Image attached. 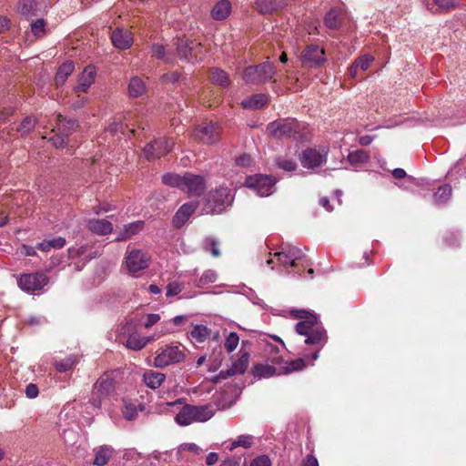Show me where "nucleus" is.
<instances>
[{
	"label": "nucleus",
	"mask_w": 466,
	"mask_h": 466,
	"mask_svg": "<svg viewBox=\"0 0 466 466\" xmlns=\"http://www.w3.org/2000/svg\"><path fill=\"white\" fill-rule=\"evenodd\" d=\"M146 91L144 82L138 76H134L130 79L128 84V93L132 97H138Z\"/></svg>",
	"instance_id": "obj_34"
},
{
	"label": "nucleus",
	"mask_w": 466,
	"mask_h": 466,
	"mask_svg": "<svg viewBox=\"0 0 466 466\" xmlns=\"http://www.w3.org/2000/svg\"><path fill=\"white\" fill-rule=\"evenodd\" d=\"M238 359L232 364V366L227 370H221L214 379L213 382L218 383L222 380H225L228 377H232L238 374H243L248 369L249 362V353L240 349L238 351Z\"/></svg>",
	"instance_id": "obj_13"
},
{
	"label": "nucleus",
	"mask_w": 466,
	"mask_h": 466,
	"mask_svg": "<svg viewBox=\"0 0 466 466\" xmlns=\"http://www.w3.org/2000/svg\"><path fill=\"white\" fill-rule=\"evenodd\" d=\"M96 75V68L92 66H87L78 80V85L76 87V91L86 92L88 87L95 80V76Z\"/></svg>",
	"instance_id": "obj_23"
},
{
	"label": "nucleus",
	"mask_w": 466,
	"mask_h": 466,
	"mask_svg": "<svg viewBox=\"0 0 466 466\" xmlns=\"http://www.w3.org/2000/svg\"><path fill=\"white\" fill-rule=\"evenodd\" d=\"M276 73L275 66L270 62H264L257 66H247L242 78L247 84L260 85L270 81Z\"/></svg>",
	"instance_id": "obj_7"
},
{
	"label": "nucleus",
	"mask_w": 466,
	"mask_h": 466,
	"mask_svg": "<svg viewBox=\"0 0 466 466\" xmlns=\"http://www.w3.org/2000/svg\"><path fill=\"white\" fill-rule=\"evenodd\" d=\"M46 23L44 19L40 18L31 23V32L37 37H43L46 35Z\"/></svg>",
	"instance_id": "obj_45"
},
{
	"label": "nucleus",
	"mask_w": 466,
	"mask_h": 466,
	"mask_svg": "<svg viewBox=\"0 0 466 466\" xmlns=\"http://www.w3.org/2000/svg\"><path fill=\"white\" fill-rule=\"evenodd\" d=\"M162 182L165 185L170 186V187H176L182 190L183 188V183L184 181V176H180L174 173H167L163 175L162 177Z\"/></svg>",
	"instance_id": "obj_40"
},
{
	"label": "nucleus",
	"mask_w": 466,
	"mask_h": 466,
	"mask_svg": "<svg viewBox=\"0 0 466 466\" xmlns=\"http://www.w3.org/2000/svg\"><path fill=\"white\" fill-rule=\"evenodd\" d=\"M197 208L198 202H188L183 204L173 217V226L177 228L183 227L190 216L196 211Z\"/></svg>",
	"instance_id": "obj_18"
},
{
	"label": "nucleus",
	"mask_w": 466,
	"mask_h": 466,
	"mask_svg": "<svg viewBox=\"0 0 466 466\" xmlns=\"http://www.w3.org/2000/svg\"><path fill=\"white\" fill-rule=\"evenodd\" d=\"M210 329L203 325H196L190 332V335L198 342H203L209 335Z\"/></svg>",
	"instance_id": "obj_43"
},
{
	"label": "nucleus",
	"mask_w": 466,
	"mask_h": 466,
	"mask_svg": "<svg viewBox=\"0 0 466 466\" xmlns=\"http://www.w3.org/2000/svg\"><path fill=\"white\" fill-rule=\"evenodd\" d=\"M88 229L98 235H106L112 232V224L106 219H90L87 222Z\"/></svg>",
	"instance_id": "obj_24"
},
{
	"label": "nucleus",
	"mask_w": 466,
	"mask_h": 466,
	"mask_svg": "<svg viewBox=\"0 0 466 466\" xmlns=\"http://www.w3.org/2000/svg\"><path fill=\"white\" fill-rule=\"evenodd\" d=\"M113 454V449L109 446H101L96 452L94 464L97 466L106 465Z\"/></svg>",
	"instance_id": "obj_35"
},
{
	"label": "nucleus",
	"mask_w": 466,
	"mask_h": 466,
	"mask_svg": "<svg viewBox=\"0 0 466 466\" xmlns=\"http://www.w3.org/2000/svg\"><path fill=\"white\" fill-rule=\"evenodd\" d=\"M324 23L330 29L339 28L341 25L339 12L337 9L329 10L324 17Z\"/></svg>",
	"instance_id": "obj_38"
},
{
	"label": "nucleus",
	"mask_w": 466,
	"mask_h": 466,
	"mask_svg": "<svg viewBox=\"0 0 466 466\" xmlns=\"http://www.w3.org/2000/svg\"><path fill=\"white\" fill-rule=\"evenodd\" d=\"M143 228L142 221H137L125 225L123 230L115 238L116 241H124L130 238L133 235L137 234Z\"/></svg>",
	"instance_id": "obj_31"
},
{
	"label": "nucleus",
	"mask_w": 466,
	"mask_h": 466,
	"mask_svg": "<svg viewBox=\"0 0 466 466\" xmlns=\"http://www.w3.org/2000/svg\"><path fill=\"white\" fill-rule=\"evenodd\" d=\"M149 257L140 249L131 250L126 258V266L128 272L135 276L140 270L148 267Z\"/></svg>",
	"instance_id": "obj_14"
},
{
	"label": "nucleus",
	"mask_w": 466,
	"mask_h": 466,
	"mask_svg": "<svg viewBox=\"0 0 466 466\" xmlns=\"http://www.w3.org/2000/svg\"><path fill=\"white\" fill-rule=\"evenodd\" d=\"M291 312L296 318L301 319L302 320L306 319V318H309V316H315L304 309L292 310Z\"/></svg>",
	"instance_id": "obj_62"
},
{
	"label": "nucleus",
	"mask_w": 466,
	"mask_h": 466,
	"mask_svg": "<svg viewBox=\"0 0 466 466\" xmlns=\"http://www.w3.org/2000/svg\"><path fill=\"white\" fill-rule=\"evenodd\" d=\"M75 65L73 62H66L61 65L56 72L55 83L57 86H63L67 77L73 73Z\"/></svg>",
	"instance_id": "obj_30"
},
{
	"label": "nucleus",
	"mask_w": 466,
	"mask_h": 466,
	"mask_svg": "<svg viewBox=\"0 0 466 466\" xmlns=\"http://www.w3.org/2000/svg\"><path fill=\"white\" fill-rule=\"evenodd\" d=\"M114 379L104 374L95 382L91 391L89 403L96 409H100L102 404L109 400L114 393L116 386Z\"/></svg>",
	"instance_id": "obj_6"
},
{
	"label": "nucleus",
	"mask_w": 466,
	"mask_h": 466,
	"mask_svg": "<svg viewBox=\"0 0 466 466\" xmlns=\"http://www.w3.org/2000/svg\"><path fill=\"white\" fill-rule=\"evenodd\" d=\"M265 351L268 362L278 367L286 365L288 360H284L283 357L279 354V349L277 346L268 343L266 345Z\"/></svg>",
	"instance_id": "obj_26"
},
{
	"label": "nucleus",
	"mask_w": 466,
	"mask_h": 466,
	"mask_svg": "<svg viewBox=\"0 0 466 466\" xmlns=\"http://www.w3.org/2000/svg\"><path fill=\"white\" fill-rule=\"evenodd\" d=\"M217 279V274L213 270H208L203 273V275L198 279V286L203 287L205 285L215 282Z\"/></svg>",
	"instance_id": "obj_51"
},
{
	"label": "nucleus",
	"mask_w": 466,
	"mask_h": 466,
	"mask_svg": "<svg viewBox=\"0 0 466 466\" xmlns=\"http://www.w3.org/2000/svg\"><path fill=\"white\" fill-rule=\"evenodd\" d=\"M152 56L163 60L165 63H170V57H167V49H165L164 46L159 44H155L151 47Z\"/></svg>",
	"instance_id": "obj_47"
},
{
	"label": "nucleus",
	"mask_w": 466,
	"mask_h": 466,
	"mask_svg": "<svg viewBox=\"0 0 466 466\" xmlns=\"http://www.w3.org/2000/svg\"><path fill=\"white\" fill-rule=\"evenodd\" d=\"M150 340V337H137L132 335L127 339L126 346L133 350H142Z\"/></svg>",
	"instance_id": "obj_37"
},
{
	"label": "nucleus",
	"mask_w": 466,
	"mask_h": 466,
	"mask_svg": "<svg viewBox=\"0 0 466 466\" xmlns=\"http://www.w3.org/2000/svg\"><path fill=\"white\" fill-rule=\"evenodd\" d=\"M143 379L147 387L157 389L165 380L166 376L163 373L149 370L144 373Z\"/></svg>",
	"instance_id": "obj_32"
},
{
	"label": "nucleus",
	"mask_w": 466,
	"mask_h": 466,
	"mask_svg": "<svg viewBox=\"0 0 466 466\" xmlns=\"http://www.w3.org/2000/svg\"><path fill=\"white\" fill-rule=\"evenodd\" d=\"M67 137L56 131V134L49 138V141L53 143L56 147H65L67 145Z\"/></svg>",
	"instance_id": "obj_53"
},
{
	"label": "nucleus",
	"mask_w": 466,
	"mask_h": 466,
	"mask_svg": "<svg viewBox=\"0 0 466 466\" xmlns=\"http://www.w3.org/2000/svg\"><path fill=\"white\" fill-rule=\"evenodd\" d=\"M295 330L298 334L307 337L305 344L323 346L328 339L327 332L319 325L317 316H309L300 320L296 324Z\"/></svg>",
	"instance_id": "obj_3"
},
{
	"label": "nucleus",
	"mask_w": 466,
	"mask_h": 466,
	"mask_svg": "<svg viewBox=\"0 0 466 466\" xmlns=\"http://www.w3.org/2000/svg\"><path fill=\"white\" fill-rule=\"evenodd\" d=\"M231 10V5L228 0H220L213 7L211 14L216 20H223L228 16Z\"/></svg>",
	"instance_id": "obj_29"
},
{
	"label": "nucleus",
	"mask_w": 466,
	"mask_h": 466,
	"mask_svg": "<svg viewBox=\"0 0 466 466\" xmlns=\"http://www.w3.org/2000/svg\"><path fill=\"white\" fill-rule=\"evenodd\" d=\"M185 357V353L179 349V346H167L157 355L154 364L157 368H164L183 361Z\"/></svg>",
	"instance_id": "obj_11"
},
{
	"label": "nucleus",
	"mask_w": 466,
	"mask_h": 466,
	"mask_svg": "<svg viewBox=\"0 0 466 466\" xmlns=\"http://www.w3.org/2000/svg\"><path fill=\"white\" fill-rule=\"evenodd\" d=\"M193 42L177 38L174 41L177 54L181 60L189 62L192 57L193 47L190 46Z\"/></svg>",
	"instance_id": "obj_25"
},
{
	"label": "nucleus",
	"mask_w": 466,
	"mask_h": 466,
	"mask_svg": "<svg viewBox=\"0 0 466 466\" xmlns=\"http://www.w3.org/2000/svg\"><path fill=\"white\" fill-rule=\"evenodd\" d=\"M49 282V278L43 272L22 274L17 280L18 287L26 292L40 291Z\"/></svg>",
	"instance_id": "obj_9"
},
{
	"label": "nucleus",
	"mask_w": 466,
	"mask_h": 466,
	"mask_svg": "<svg viewBox=\"0 0 466 466\" xmlns=\"http://www.w3.org/2000/svg\"><path fill=\"white\" fill-rule=\"evenodd\" d=\"M66 239L62 237H58L50 240H44L38 244V248L42 251H48L51 248H61L65 246Z\"/></svg>",
	"instance_id": "obj_41"
},
{
	"label": "nucleus",
	"mask_w": 466,
	"mask_h": 466,
	"mask_svg": "<svg viewBox=\"0 0 466 466\" xmlns=\"http://www.w3.org/2000/svg\"><path fill=\"white\" fill-rule=\"evenodd\" d=\"M195 137L205 144H214L219 139V128L212 122L204 123L195 130Z\"/></svg>",
	"instance_id": "obj_16"
},
{
	"label": "nucleus",
	"mask_w": 466,
	"mask_h": 466,
	"mask_svg": "<svg viewBox=\"0 0 466 466\" xmlns=\"http://www.w3.org/2000/svg\"><path fill=\"white\" fill-rule=\"evenodd\" d=\"M276 162V165L285 170V171H294L297 167V164L295 161L291 160V159H286V158H283V157H278L276 158L275 160Z\"/></svg>",
	"instance_id": "obj_49"
},
{
	"label": "nucleus",
	"mask_w": 466,
	"mask_h": 466,
	"mask_svg": "<svg viewBox=\"0 0 466 466\" xmlns=\"http://www.w3.org/2000/svg\"><path fill=\"white\" fill-rule=\"evenodd\" d=\"M286 4L281 0H257L256 10L262 15H269L282 9Z\"/></svg>",
	"instance_id": "obj_21"
},
{
	"label": "nucleus",
	"mask_w": 466,
	"mask_h": 466,
	"mask_svg": "<svg viewBox=\"0 0 466 466\" xmlns=\"http://www.w3.org/2000/svg\"><path fill=\"white\" fill-rule=\"evenodd\" d=\"M236 164L239 167H248L251 164V157L248 155H242L236 159Z\"/></svg>",
	"instance_id": "obj_60"
},
{
	"label": "nucleus",
	"mask_w": 466,
	"mask_h": 466,
	"mask_svg": "<svg viewBox=\"0 0 466 466\" xmlns=\"http://www.w3.org/2000/svg\"><path fill=\"white\" fill-rule=\"evenodd\" d=\"M309 356L299 358L286 362L285 366H276L273 364H257L252 370L255 377L269 378L271 376L288 375L291 372L300 371L307 367V360Z\"/></svg>",
	"instance_id": "obj_1"
},
{
	"label": "nucleus",
	"mask_w": 466,
	"mask_h": 466,
	"mask_svg": "<svg viewBox=\"0 0 466 466\" xmlns=\"http://www.w3.org/2000/svg\"><path fill=\"white\" fill-rule=\"evenodd\" d=\"M252 439L253 437L250 435H240L238 437L236 441H234L231 443V446L229 448L230 451L234 450L237 447H244V448H250L252 446Z\"/></svg>",
	"instance_id": "obj_46"
},
{
	"label": "nucleus",
	"mask_w": 466,
	"mask_h": 466,
	"mask_svg": "<svg viewBox=\"0 0 466 466\" xmlns=\"http://www.w3.org/2000/svg\"><path fill=\"white\" fill-rule=\"evenodd\" d=\"M36 123L37 121L35 118L32 116H26L22 120L16 130L17 132L21 133L22 136H25L35 128Z\"/></svg>",
	"instance_id": "obj_44"
},
{
	"label": "nucleus",
	"mask_w": 466,
	"mask_h": 466,
	"mask_svg": "<svg viewBox=\"0 0 466 466\" xmlns=\"http://www.w3.org/2000/svg\"><path fill=\"white\" fill-rule=\"evenodd\" d=\"M304 127V124L295 118H284L268 123L267 130L276 139H300Z\"/></svg>",
	"instance_id": "obj_2"
},
{
	"label": "nucleus",
	"mask_w": 466,
	"mask_h": 466,
	"mask_svg": "<svg viewBox=\"0 0 466 466\" xmlns=\"http://www.w3.org/2000/svg\"><path fill=\"white\" fill-rule=\"evenodd\" d=\"M373 59V56H371L370 55H364L355 59L353 63L359 69L365 71L369 68Z\"/></svg>",
	"instance_id": "obj_50"
},
{
	"label": "nucleus",
	"mask_w": 466,
	"mask_h": 466,
	"mask_svg": "<svg viewBox=\"0 0 466 466\" xmlns=\"http://www.w3.org/2000/svg\"><path fill=\"white\" fill-rule=\"evenodd\" d=\"M239 342V337L236 332H230L226 338L224 347L228 352H232L236 350Z\"/></svg>",
	"instance_id": "obj_48"
},
{
	"label": "nucleus",
	"mask_w": 466,
	"mask_h": 466,
	"mask_svg": "<svg viewBox=\"0 0 466 466\" xmlns=\"http://www.w3.org/2000/svg\"><path fill=\"white\" fill-rule=\"evenodd\" d=\"M218 461V455L216 452H210L206 459V463L208 466L215 464Z\"/></svg>",
	"instance_id": "obj_64"
},
{
	"label": "nucleus",
	"mask_w": 466,
	"mask_h": 466,
	"mask_svg": "<svg viewBox=\"0 0 466 466\" xmlns=\"http://www.w3.org/2000/svg\"><path fill=\"white\" fill-rule=\"evenodd\" d=\"M18 12L27 19L36 15V2L35 0H20Z\"/></svg>",
	"instance_id": "obj_33"
},
{
	"label": "nucleus",
	"mask_w": 466,
	"mask_h": 466,
	"mask_svg": "<svg viewBox=\"0 0 466 466\" xmlns=\"http://www.w3.org/2000/svg\"><path fill=\"white\" fill-rule=\"evenodd\" d=\"M274 256L279 259H281V257H285L286 258H289V260H299L305 257L300 248L289 244L282 245L280 250L276 252Z\"/></svg>",
	"instance_id": "obj_22"
},
{
	"label": "nucleus",
	"mask_w": 466,
	"mask_h": 466,
	"mask_svg": "<svg viewBox=\"0 0 466 466\" xmlns=\"http://www.w3.org/2000/svg\"><path fill=\"white\" fill-rule=\"evenodd\" d=\"M441 9L454 8L457 5V0H433Z\"/></svg>",
	"instance_id": "obj_57"
},
{
	"label": "nucleus",
	"mask_w": 466,
	"mask_h": 466,
	"mask_svg": "<svg viewBox=\"0 0 466 466\" xmlns=\"http://www.w3.org/2000/svg\"><path fill=\"white\" fill-rule=\"evenodd\" d=\"M38 393H39V390L35 384L30 383V384L26 385L25 395L27 398L34 399V398L37 397Z\"/></svg>",
	"instance_id": "obj_58"
},
{
	"label": "nucleus",
	"mask_w": 466,
	"mask_h": 466,
	"mask_svg": "<svg viewBox=\"0 0 466 466\" xmlns=\"http://www.w3.org/2000/svg\"><path fill=\"white\" fill-rule=\"evenodd\" d=\"M299 60L305 67L318 68L326 63L327 57L323 48L310 44L303 48L299 55Z\"/></svg>",
	"instance_id": "obj_8"
},
{
	"label": "nucleus",
	"mask_w": 466,
	"mask_h": 466,
	"mask_svg": "<svg viewBox=\"0 0 466 466\" xmlns=\"http://www.w3.org/2000/svg\"><path fill=\"white\" fill-rule=\"evenodd\" d=\"M123 415L127 420H132L137 417V412L136 408L132 404H129L125 407V410H123Z\"/></svg>",
	"instance_id": "obj_56"
},
{
	"label": "nucleus",
	"mask_w": 466,
	"mask_h": 466,
	"mask_svg": "<svg viewBox=\"0 0 466 466\" xmlns=\"http://www.w3.org/2000/svg\"><path fill=\"white\" fill-rule=\"evenodd\" d=\"M250 466H271V461L267 455H260L251 461Z\"/></svg>",
	"instance_id": "obj_55"
},
{
	"label": "nucleus",
	"mask_w": 466,
	"mask_h": 466,
	"mask_svg": "<svg viewBox=\"0 0 466 466\" xmlns=\"http://www.w3.org/2000/svg\"><path fill=\"white\" fill-rule=\"evenodd\" d=\"M369 159V153L363 149L354 150L352 152H350L348 155V161L352 166H360L361 164L368 162Z\"/></svg>",
	"instance_id": "obj_36"
},
{
	"label": "nucleus",
	"mask_w": 466,
	"mask_h": 466,
	"mask_svg": "<svg viewBox=\"0 0 466 466\" xmlns=\"http://www.w3.org/2000/svg\"><path fill=\"white\" fill-rule=\"evenodd\" d=\"M268 103V97L264 94H256L242 100L241 105L244 108L259 109Z\"/></svg>",
	"instance_id": "obj_28"
},
{
	"label": "nucleus",
	"mask_w": 466,
	"mask_h": 466,
	"mask_svg": "<svg viewBox=\"0 0 466 466\" xmlns=\"http://www.w3.org/2000/svg\"><path fill=\"white\" fill-rule=\"evenodd\" d=\"M10 20L5 16H0V33H4L9 29Z\"/></svg>",
	"instance_id": "obj_63"
},
{
	"label": "nucleus",
	"mask_w": 466,
	"mask_h": 466,
	"mask_svg": "<svg viewBox=\"0 0 466 466\" xmlns=\"http://www.w3.org/2000/svg\"><path fill=\"white\" fill-rule=\"evenodd\" d=\"M182 291L181 284L177 282L169 283L167 287V297H172L177 295Z\"/></svg>",
	"instance_id": "obj_54"
},
{
	"label": "nucleus",
	"mask_w": 466,
	"mask_h": 466,
	"mask_svg": "<svg viewBox=\"0 0 466 466\" xmlns=\"http://www.w3.org/2000/svg\"><path fill=\"white\" fill-rule=\"evenodd\" d=\"M57 125L56 127V130L60 132L68 137L70 135L77 131L79 127L78 121L72 118H66L61 114L56 116Z\"/></svg>",
	"instance_id": "obj_19"
},
{
	"label": "nucleus",
	"mask_w": 466,
	"mask_h": 466,
	"mask_svg": "<svg viewBox=\"0 0 466 466\" xmlns=\"http://www.w3.org/2000/svg\"><path fill=\"white\" fill-rule=\"evenodd\" d=\"M233 198L230 195V189L220 187L215 190L208 192L205 198L203 210L207 214H219L230 206Z\"/></svg>",
	"instance_id": "obj_5"
},
{
	"label": "nucleus",
	"mask_w": 466,
	"mask_h": 466,
	"mask_svg": "<svg viewBox=\"0 0 466 466\" xmlns=\"http://www.w3.org/2000/svg\"><path fill=\"white\" fill-rule=\"evenodd\" d=\"M159 319H160V316L158 314H148L147 316V320L144 325L146 328H150L154 324H156L157 321H159Z\"/></svg>",
	"instance_id": "obj_59"
},
{
	"label": "nucleus",
	"mask_w": 466,
	"mask_h": 466,
	"mask_svg": "<svg viewBox=\"0 0 466 466\" xmlns=\"http://www.w3.org/2000/svg\"><path fill=\"white\" fill-rule=\"evenodd\" d=\"M111 41L116 48L127 49L132 45L131 34L127 30L116 28L111 34Z\"/></svg>",
	"instance_id": "obj_20"
},
{
	"label": "nucleus",
	"mask_w": 466,
	"mask_h": 466,
	"mask_svg": "<svg viewBox=\"0 0 466 466\" xmlns=\"http://www.w3.org/2000/svg\"><path fill=\"white\" fill-rule=\"evenodd\" d=\"M214 411L210 405L195 406L186 404L176 415V421L181 426H187L193 422H204L211 419Z\"/></svg>",
	"instance_id": "obj_4"
},
{
	"label": "nucleus",
	"mask_w": 466,
	"mask_h": 466,
	"mask_svg": "<svg viewBox=\"0 0 466 466\" xmlns=\"http://www.w3.org/2000/svg\"><path fill=\"white\" fill-rule=\"evenodd\" d=\"M300 466H319L318 460L312 454L307 455Z\"/></svg>",
	"instance_id": "obj_61"
},
{
	"label": "nucleus",
	"mask_w": 466,
	"mask_h": 466,
	"mask_svg": "<svg viewBox=\"0 0 466 466\" xmlns=\"http://www.w3.org/2000/svg\"><path fill=\"white\" fill-rule=\"evenodd\" d=\"M174 141L171 138H158L148 143L143 149L147 160L159 158L172 150Z\"/></svg>",
	"instance_id": "obj_12"
},
{
	"label": "nucleus",
	"mask_w": 466,
	"mask_h": 466,
	"mask_svg": "<svg viewBox=\"0 0 466 466\" xmlns=\"http://www.w3.org/2000/svg\"><path fill=\"white\" fill-rule=\"evenodd\" d=\"M276 179L268 175L249 176L245 180V186L253 189L258 195L264 197L272 193Z\"/></svg>",
	"instance_id": "obj_10"
},
{
	"label": "nucleus",
	"mask_w": 466,
	"mask_h": 466,
	"mask_svg": "<svg viewBox=\"0 0 466 466\" xmlns=\"http://www.w3.org/2000/svg\"><path fill=\"white\" fill-rule=\"evenodd\" d=\"M326 152L320 153L315 148H307L302 152L300 161L306 168H315L326 162Z\"/></svg>",
	"instance_id": "obj_17"
},
{
	"label": "nucleus",
	"mask_w": 466,
	"mask_h": 466,
	"mask_svg": "<svg viewBox=\"0 0 466 466\" xmlns=\"http://www.w3.org/2000/svg\"><path fill=\"white\" fill-rule=\"evenodd\" d=\"M209 79L215 85H218L223 88H227L230 85V80L228 74L218 67L210 69Z\"/></svg>",
	"instance_id": "obj_27"
},
{
	"label": "nucleus",
	"mask_w": 466,
	"mask_h": 466,
	"mask_svg": "<svg viewBox=\"0 0 466 466\" xmlns=\"http://www.w3.org/2000/svg\"><path fill=\"white\" fill-rule=\"evenodd\" d=\"M161 78L164 82H170V83H177L181 79L183 81V83L185 85H187V77L186 76L182 77L181 74L178 72H170V73L164 74L161 76Z\"/></svg>",
	"instance_id": "obj_52"
},
{
	"label": "nucleus",
	"mask_w": 466,
	"mask_h": 466,
	"mask_svg": "<svg viewBox=\"0 0 466 466\" xmlns=\"http://www.w3.org/2000/svg\"><path fill=\"white\" fill-rule=\"evenodd\" d=\"M183 191H187L190 196H200L206 189V181L202 176L193 173L184 175Z\"/></svg>",
	"instance_id": "obj_15"
},
{
	"label": "nucleus",
	"mask_w": 466,
	"mask_h": 466,
	"mask_svg": "<svg viewBox=\"0 0 466 466\" xmlns=\"http://www.w3.org/2000/svg\"><path fill=\"white\" fill-rule=\"evenodd\" d=\"M451 191L452 189L450 185L445 184L441 186L434 194L435 201L440 204L446 203L451 196Z\"/></svg>",
	"instance_id": "obj_42"
},
{
	"label": "nucleus",
	"mask_w": 466,
	"mask_h": 466,
	"mask_svg": "<svg viewBox=\"0 0 466 466\" xmlns=\"http://www.w3.org/2000/svg\"><path fill=\"white\" fill-rule=\"evenodd\" d=\"M78 362L76 356L70 355L66 358L55 362V368L59 372H66L72 370Z\"/></svg>",
	"instance_id": "obj_39"
}]
</instances>
